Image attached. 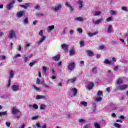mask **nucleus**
Masks as SVG:
<instances>
[{
  "label": "nucleus",
  "instance_id": "nucleus-1",
  "mask_svg": "<svg viewBox=\"0 0 128 128\" xmlns=\"http://www.w3.org/2000/svg\"><path fill=\"white\" fill-rule=\"evenodd\" d=\"M11 114L14 116V118L19 120L20 118V111L16 106H14L11 108Z\"/></svg>",
  "mask_w": 128,
  "mask_h": 128
},
{
  "label": "nucleus",
  "instance_id": "nucleus-2",
  "mask_svg": "<svg viewBox=\"0 0 128 128\" xmlns=\"http://www.w3.org/2000/svg\"><path fill=\"white\" fill-rule=\"evenodd\" d=\"M39 36H41V38L39 40H38L36 42V44H42V43L44 42V40H46V36H44V32L42 30H40L39 32Z\"/></svg>",
  "mask_w": 128,
  "mask_h": 128
},
{
  "label": "nucleus",
  "instance_id": "nucleus-3",
  "mask_svg": "<svg viewBox=\"0 0 128 128\" xmlns=\"http://www.w3.org/2000/svg\"><path fill=\"white\" fill-rule=\"evenodd\" d=\"M62 8V6L60 4H58L56 7H51L50 10L52 12H58Z\"/></svg>",
  "mask_w": 128,
  "mask_h": 128
},
{
  "label": "nucleus",
  "instance_id": "nucleus-4",
  "mask_svg": "<svg viewBox=\"0 0 128 128\" xmlns=\"http://www.w3.org/2000/svg\"><path fill=\"white\" fill-rule=\"evenodd\" d=\"M11 90L13 92H18V90H20V86L18 84H13L11 86Z\"/></svg>",
  "mask_w": 128,
  "mask_h": 128
},
{
  "label": "nucleus",
  "instance_id": "nucleus-5",
  "mask_svg": "<svg viewBox=\"0 0 128 128\" xmlns=\"http://www.w3.org/2000/svg\"><path fill=\"white\" fill-rule=\"evenodd\" d=\"M124 84V80L122 78H118L116 80V86L117 88L119 87Z\"/></svg>",
  "mask_w": 128,
  "mask_h": 128
},
{
  "label": "nucleus",
  "instance_id": "nucleus-6",
  "mask_svg": "<svg viewBox=\"0 0 128 128\" xmlns=\"http://www.w3.org/2000/svg\"><path fill=\"white\" fill-rule=\"evenodd\" d=\"M8 37L9 38H16V31L12 30L9 32Z\"/></svg>",
  "mask_w": 128,
  "mask_h": 128
},
{
  "label": "nucleus",
  "instance_id": "nucleus-7",
  "mask_svg": "<svg viewBox=\"0 0 128 128\" xmlns=\"http://www.w3.org/2000/svg\"><path fill=\"white\" fill-rule=\"evenodd\" d=\"M76 68V64L74 62H72L69 64H68V70H74Z\"/></svg>",
  "mask_w": 128,
  "mask_h": 128
},
{
  "label": "nucleus",
  "instance_id": "nucleus-8",
  "mask_svg": "<svg viewBox=\"0 0 128 128\" xmlns=\"http://www.w3.org/2000/svg\"><path fill=\"white\" fill-rule=\"evenodd\" d=\"M36 100H46V97L44 96L36 95Z\"/></svg>",
  "mask_w": 128,
  "mask_h": 128
},
{
  "label": "nucleus",
  "instance_id": "nucleus-9",
  "mask_svg": "<svg viewBox=\"0 0 128 128\" xmlns=\"http://www.w3.org/2000/svg\"><path fill=\"white\" fill-rule=\"evenodd\" d=\"M77 4H78L79 8L82 10L84 8V2L82 0H78L77 2Z\"/></svg>",
  "mask_w": 128,
  "mask_h": 128
},
{
  "label": "nucleus",
  "instance_id": "nucleus-10",
  "mask_svg": "<svg viewBox=\"0 0 128 128\" xmlns=\"http://www.w3.org/2000/svg\"><path fill=\"white\" fill-rule=\"evenodd\" d=\"M78 78L76 77L70 78L66 81L67 84L74 83V82H76Z\"/></svg>",
  "mask_w": 128,
  "mask_h": 128
},
{
  "label": "nucleus",
  "instance_id": "nucleus-11",
  "mask_svg": "<svg viewBox=\"0 0 128 128\" xmlns=\"http://www.w3.org/2000/svg\"><path fill=\"white\" fill-rule=\"evenodd\" d=\"M118 88V90H126V88H128V85L122 84V85H120V86H119Z\"/></svg>",
  "mask_w": 128,
  "mask_h": 128
},
{
  "label": "nucleus",
  "instance_id": "nucleus-12",
  "mask_svg": "<svg viewBox=\"0 0 128 128\" xmlns=\"http://www.w3.org/2000/svg\"><path fill=\"white\" fill-rule=\"evenodd\" d=\"M24 11H20L16 13V18H20L24 16Z\"/></svg>",
  "mask_w": 128,
  "mask_h": 128
},
{
  "label": "nucleus",
  "instance_id": "nucleus-13",
  "mask_svg": "<svg viewBox=\"0 0 128 128\" xmlns=\"http://www.w3.org/2000/svg\"><path fill=\"white\" fill-rule=\"evenodd\" d=\"M94 88V82H89L87 85L86 88L87 90H92Z\"/></svg>",
  "mask_w": 128,
  "mask_h": 128
},
{
  "label": "nucleus",
  "instance_id": "nucleus-14",
  "mask_svg": "<svg viewBox=\"0 0 128 128\" xmlns=\"http://www.w3.org/2000/svg\"><path fill=\"white\" fill-rule=\"evenodd\" d=\"M14 74H16V72L14 71V70H10V72L9 78L12 80V78H14Z\"/></svg>",
  "mask_w": 128,
  "mask_h": 128
},
{
  "label": "nucleus",
  "instance_id": "nucleus-15",
  "mask_svg": "<svg viewBox=\"0 0 128 128\" xmlns=\"http://www.w3.org/2000/svg\"><path fill=\"white\" fill-rule=\"evenodd\" d=\"M65 6L70 8V12H72V10H74V8L72 7L70 2H66L65 4Z\"/></svg>",
  "mask_w": 128,
  "mask_h": 128
},
{
  "label": "nucleus",
  "instance_id": "nucleus-16",
  "mask_svg": "<svg viewBox=\"0 0 128 128\" xmlns=\"http://www.w3.org/2000/svg\"><path fill=\"white\" fill-rule=\"evenodd\" d=\"M68 46L67 44H64L62 45V48H63V50H64L65 52H66V50H68Z\"/></svg>",
  "mask_w": 128,
  "mask_h": 128
},
{
  "label": "nucleus",
  "instance_id": "nucleus-17",
  "mask_svg": "<svg viewBox=\"0 0 128 128\" xmlns=\"http://www.w3.org/2000/svg\"><path fill=\"white\" fill-rule=\"evenodd\" d=\"M102 22V19H99L96 21H94V20H92L93 24H100Z\"/></svg>",
  "mask_w": 128,
  "mask_h": 128
},
{
  "label": "nucleus",
  "instance_id": "nucleus-18",
  "mask_svg": "<svg viewBox=\"0 0 128 128\" xmlns=\"http://www.w3.org/2000/svg\"><path fill=\"white\" fill-rule=\"evenodd\" d=\"M28 108H35V110H38V106L36 104H34L33 105L30 104L29 105Z\"/></svg>",
  "mask_w": 128,
  "mask_h": 128
},
{
  "label": "nucleus",
  "instance_id": "nucleus-19",
  "mask_svg": "<svg viewBox=\"0 0 128 128\" xmlns=\"http://www.w3.org/2000/svg\"><path fill=\"white\" fill-rule=\"evenodd\" d=\"M54 26H48L47 28H46V30L47 32H52V30H54Z\"/></svg>",
  "mask_w": 128,
  "mask_h": 128
},
{
  "label": "nucleus",
  "instance_id": "nucleus-20",
  "mask_svg": "<svg viewBox=\"0 0 128 128\" xmlns=\"http://www.w3.org/2000/svg\"><path fill=\"white\" fill-rule=\"evenodd\" d=\"M86 52L89 56H94V52L90 50H86Z\"/></svg>",
  "mask_w": 128,
  "mask_h": 128
},
{
  "label": "nucleus",
  "instance_id": "nucleus-21",
  "mask_svg": "<svg viewBox=\"0 0 128 128\" xmlns=\"http://www.w3.org/2000/svg\"><path fill=\"white\" fill-rule=\"evenodd\" d=\"M100 14H102V12L100 11H95L93 13V16H100Z\"/></svg>",
  "mask_w": 128,
  "mask_h": 128
},
{
  "label": "nucleus",
  "instance_id": "nucleus-22",
  "mask_svg": "<svg viewBox=\"0 0 128 128\" xmlns=\"http://www.w3.org/2000/svg\"><path fill=\"white\" fill-rule=\"evenodd\" d=\"M112 26L111 24H109L108 30H107V32L108 34H112Z\"/></svg>",
  "mask_w": 128,
  "mask_h": 128
},
{
  "label": "nucleus",
  "instance_id": "nucleus-23",
  "mask_svg": "<svg viewBox=\"0 0 128 128\" xmlns=\"http://www.w3.org/2000/svg\"><path fill=\"white\" fill-rule=\"evenodd\" d=\"M74 20H76L77 22H84V18H82V17H77L74 18Z\"/></svg>",
  "mask_w": 128,
  "mask_h": 128
},
{
  "label": "nucleus",
  "instance_id": "nucleus-24",
  "mask_svg": "<svg viewBox=\"0 0 128 128\" xmlns=\"http://www.w3.org/2000/svg\"><path fill=\"white\" fill-rule=\"evenodd\" d=\"M104 64H109L110 66L112 64V62L108 59H104Z\"/></svg>",
  "mask_w": 128,
  "mask_h": 128
},
{
  "label": "nucleus",
  "instance_id": "nucleus-25",
  "mask_svg": "<svg viewBox=\"0 0 128 128\" xmlns=\"http://www.w3.org/2000/svg\"><path fill=\"white\" fill-rule=\"evenodd\" d=\"M14 6V2L8 4L7 8L8 10H12Z\"/></svg>",
  "mask_w": 128,
  "mask_h": 128
},
{
  "label": "nucleus",
  "instance_id": "nucleus-26",
  "mask_svg": "<svg viewBox=\"0 0 128 128\" xmlns=\"http://www.w3.org/2000/svg\"><path fill=\"white\" fill-rule=\"evenodd\" d=\"M23 60L24 62H28V56L26 55H24L23 56Z\"/></svg>",
  "mask_w": 128,
  "mask_h": 128
},
{
  "label": "nucleus",
  "instance_id": "nucleus-27",
  "mask_svg": "<svg viewBox=\"0 0 128 128\" xmlns=\"http://www.w3.org/2000/svg\"><path fill=\"white\" fill-rule=\"evenodd\" d=\"M71 92H73L74 96H76L77 91H76V88H71Z\"/></svg>",
  "mask_w": 128,
  "mask_h": 128
},
{
  "label": "nucleus",
  "instance_id": "nucleus-28",
  "mask_svg": "<svg viewBox=\"0 0 128 128\" xmlns=\"http://www.w3.org/2000/svg\"><path fill=\"white\" fill-rule=\"evenodd\" d=\"M60 54H58L56 56H54L53 58V59L54 60H55V62H58L60 60Z\"/></svg>",
  "mask_w": 128,
  "mask_h": 128
},
{
  "label": "nucleus",
  "instance_id": "nucleus-29",
  "mask_svg": "<svg viewBox=\"0 0 128 128\" xmlns=\"http://www.w3.org/2000/svg\"><path fill=\"white\" fill-rule=\"evenodd\" d=\"M96 34H98V32H95L94 33H88V36H90V38L94 36H96Z\"/></svg>",
  "mask_w": 128,
  "mask_h": 128
},
{
  "label": "nucleus",
  "instance_id": "nucleus-30",
  "mask_svg": "<svg viewBox=\"0 0 128 128\" xmlns=\"http://www.w3.org/2000/svg\"><path fill=\"white\" fill-rule=\"evenodd\" d=\"M20 6L21 8H23L26 9L30 6V4H26L25 5H20Z\"/></svg>",
  "mask_w": 128,
  "mask_h": 128
},
{
  "label": "nucleus",
  "instance_id": "nucleus-31",
  "mask_svg": "<svg viewBox=\"0 0 128 128\" xmlns=\"http://www.w3.org/2000/svg\"><path fill=\"white\" fill-rule=\"evenodd\" d=\"M70 56H74L76 52H74V50L72 49L70 50Z\"/></svg>",
  "mask_w": 128,
  "mask_h": 128
},
{
  "label": "nucleus",
  "instance_id": "nucleus-32",
  "mask_svg": "<svg viewBox=\"0 0 128 128\" xmlns=\"http://www.w3.org/2000/svg\"><path fill=\"white\" fill-rule=\"evenodd\" d=\"M81 106H88V102H86L83 101L80 103Z\"/></svg>",
  "mask_w": 128,
  "mask_h": 128
},
{
  "label": "nucleus",
  "instance_id": "nucleus-33",
  "mask_svg": "<svg viewBox=\"0 0 128 128\" xmlns=\"http://www.w3.org/2000/svg\"><path fill=\"white\" fill-rule=\"evenodd\" d=\"M32 88L34 90H36V92H40V88L36 87L35 85H32Z\"/></svg>",
  "mask_w": 128,
  "mask_h": 128
},
{
  "label": "nucleus",
  "instance_id": "nucleus-34",
  "mask_svg": "<svg viewBox=\"0 0 128 128\" xmlns=\"http://www.w3.org/2000/svg\"><path fill=\"white\" fill-rule=\"evenodd\" d=\"M46 104H42L40 106V110H46Z\"/></svg>",
  "mask_w": 128,
  "mask_h": 128
},
{
  "label": "nucleus",
  "instance_id": "nucleus-35",
  "mask_svg": "<svg viewBox=\"0 0 128 128\" xmlns=\"http://www.w3.org/2000/svg\"><path fill=\"white\" fill-rule=\"evenodd\" d=\"M36 64V61H33L30 63L29 66L32 67V66H34V64Z\"/></svg>",
  "mask_w": 128,
  "mask_h": 128
},
{
  "label": "nucleus",
  "instance_id": "nucleus-36",
  "mask_svg": "<svg viewBox=\"0 0 128 128\" xmlns=\"http://www.w3.org/2000/svg\"><path fill=\"white\" fill-rule=\"evenodd\" d=\"M114 126H115V128H122L120 124L118 123H114Z\"/></svg>",
  "mask_w": 128,
  "mask_h": 128
},
{
  "label": "nucleus",
  "instance_id": "nucleus-37",
  "mask_svg": "<svg viewBox=\"0 0 128 128\" xmlns=\"http://www.w3.org/2000/svg\"><path fill=\"white\" fill-rule=\"evenodd\" d=\"M23 22L24 24H28V18H25Z\"/></svg>",
  "mask_w": 128,
  "mask_h": 128
},
{
  "label": "nucleus",
  "instance_id": "nucleus-38",
  "mask_svg": "<svg viewBox=\"0 0 128 128\" xmlns=\"http://www.w3.org/2000/svg\"><path fill=\"white\" fill-rule=\"evenodd\" d=\"M112 16H110V17H108V18L106 19V21L108 22H112Z\"/></svg>",
  "mask_w": 128,
  "mask_h": 128
},
{
  "label": "nucleus",
  "instance_id": "nucleus-39",
  "mask_svg": "<svg viewBox=\"0 0 128 128\" xmlns=\"http://www.w3.org/2000/svg\"><path fill=\"white\" fill-rule=\"evenodd\" d=\"M12 82V79L8 78L7 86L8 88L10 86V83Z\"/></svg>",
  "mask_w": 128,
  "mask_h": 128
},
{
  "label": "nucleus",
  "instance_id": "nucleus-40",
  "mask_svg": "<svg viewBox=\"0 0 128 128\" xmlns=\"http://www.w3.org/2000/svg\"><path fill=\"white\" fill-rule=\"evenodd\" d=\"M38 116H32V120H38Z\"/></svg>",
  "mask_w": 128,
  "mask_h": 128
},
{
  "label": "nucleus",
  "instance_id": "nucleus-41",
  "mask_svg": "<svg viewBox=\"0 0 128 128\" xmlns=\"http://www.w3.org/2000/svg\"><path fill=\"white\" fill-rule=\"evenodd\" d=\"M102 100V97H98L96 98V102H101Z\"/></svg>",
  "mask_w": 128,
  "mask_h": 128
},
{
  "label": "nucleus",
  "instance_id": "nucleus-42",
  "mask_svg": "<svg viewBox=\"0 0 128 128\" xmlns=\"http://www.w3.org/2000/svg\"><path fill=\"white\" fill-rule=\"evenodd\" d=\"M43 84L45 88H47L48 90H50V86L44 84V83H42Z\"/></svg>",
  "mask_w": 128,
  "mask_h": 128
},
{
  "label": "nucleus",
  "instance_id": "nucleus-43",
  "mask_svg": "<svg viewBox=\"0 0 128 128\" xmlns=\"http://www.w3.org/2000/svg\"><path fill=\"white\" fill-rule=\"evenodd\" d=\"M83 128H92L90 124H86L83 126Z\"/></svg>",
  "mask_w": 128,
  "mask_h": 128
},
{
  "label": "nucleus",
  "instance_id": "nucleus-44",
  "mask_svg": "<svg viewBox=\"0 0 128 128\" xmlns=\"http://www.w3.org/2000/svg\"><path fill=\"white\" fill-rule=\"evenodd\" d=\"M80 48H82L83 46H84V42L83 40L80 42Z\"/></svg>",
  "mask_w": 128,
  "mask_h": 128
},
{
  "label": "nucleus",
  "instance_id": "nucleus-45",
  "mask_svg": "<svg viewBox=\"0 0 128 128\" xmlns=\"http://www.w3.org/2000/svg\"><path fill=\"white\" fill-rule=\"evenodd\" d=\"M94 126L96 128H100V126L99 124L94 123Z\"/></svg>",
  "mask_w": 128,
  "mask_h": 128
},
{
  "label": "nucleus",
  "instance_id": "nucleus-46",
  "mask_svg": "<svg viewBox=\"0 0 128 128\" xmlns=\"http://www.w3.org/2000/svg\"><path fill=\"white\" fill-rule=\"evenodd\" d=\"M122 10H124V12H128V8H126V6L122 7Z\"/></svg>",
  "mask_w": 128,
  "mask_h": 128
},
{
  "label": "nucleus",
  "instance_id": "nucleus-47",
  "mask_svg": "<svg viewBox=\"0 0 128 128\" xmlns=\"http://www.w3.org/2000/svg\"><path fill=\"white\" fill-rule=\"evenodd\" d=\"M77 32H80V34H82V29L80 28H78L76 29Z\"/></svg>",
  "mask_w": 128,
  "mask_h": 128
},
{
  "label": "nucleus",
  "instance_id": "nucleus-48",
  "mask_svg": "<svg viewBox=\"0 0 128 128\" xmlns=\"http://www.w3.org/2000/svg\"><path fill=\"white\" fill-rule=\"evenodd\" d=\"M78 122H86V120L84 119L80 118L78 120Z\"/></svg>",
  "mask_w": 128,
  "mask_h": 128
},
{
  "label": "nucleus",
  "instance_id": "nucleus-49",
  "mask_svg": "<svg viewBox=\"0 0 128 128\" xmlns=\"http://www.w3.org/2000/svg\"><path fill=\"white\" fill-rule=\"evenodd\" d=\"M104 45H100L98 47V50H104Z\"/></svg>",
  "mask_w": 128,
  "mask_h": 128
},
{
  "label": "nucleus",
  "instance_id": "nucleus-50",
  "mask_svg": "<svg viewBox=\"0 0 128 128\" xmlns=\"http://www.w3.org/2000/svg\"><path fill=\"white\" fill-rule=\"evenodd\" d=\"M30 46V43L26 44L24 47L25 50H28V46Z\"/></svg>",
  "mask_w": 128,
  "mask_h": 128
},
{
  "label": "nucleus",
  "instance_id": "nucleus-51",
  "mask_svg": "<svg viewBox=\"0 0 128 128\" xmlns=\"http://www.w3.org/2000/svg\"><path fill=\"white\" fill-rule=\"evenodd\" d=\"M6 125L8 127L10 128V122H6Z\"/></svg>",
  "mask_w": 128,
  "mask_h": 128
},
{
  "label": "nucleus",
  "instance_id": "nucleus-52",
  "mask_svg": "<svg viewBox=\"0 0 128 128\" xmlns=\"http://www.w3.org/2000/svg\"><path fill=\"white\" fill-rule=\"evenodd\" d=\"M17 50L18 52H20V50H22V46H20V45H18L17 48Z\"/></svg>",
  "mask_w": 128,
  "mask_h": 128
},
{
  "label": "nucleus",
  "instance_id": "nucleus-53",
  "mask_svg": "<svg viewBox=\"0 0 128 128\" xmlns=\"http://www.w3.org/2000/svg\"><path fill=\"white\" fill-rule=\"evenodd\" d=\"M34 8L35 10H40V5H36L35 6Z\"/></svg>",
  "mask_w": 128,
  "mask_h": 128
},
{
  "label": "nucleus",
  "instance_id": "nucleus-54",
  "mask_svg": "<svg viewBox=\"0 0 128 128\" xmlns=\"http://www.w3.org/2000/svg\"><path fill=\"white\" fill-rule=\"evenodd\" d=\"M98 96H102V92L99 90L98 92Z\"/></svg>",
  "mask_w": 128,
  "mask_h": 128
},
{
  "label": "nucleus",
  "instance_id": "nucleus-55",
  "mask_svg": "<svg viewBox=\"0 0 128 128\" xmlns=\"http://www.w3.org/2000/svg\"><path fill=\"white\" fill-rule=\"evenodd\" d=\"M40 80L38 78L36 79V84H40Z\"/></svg>",
  "mask_w": 128,
  "mask_h": 128
},
{
  "label": "nucleus",
  "instance_id": "nucleus-56",
  "mask_svg": "<svg viewBox=\"0 0 128 128\" xmlns=\"http://www.w3.org/2000/svg\"><path fill=\"white\" fill-rule=\"evenodd\" d=\"M20 56H22L20 55V54H16V55H15V56H14V58H20Z\"/></svg>",
  "mask_w": 128,
  "mask_h": 128
},
{
  "label": "nucleus",
  "instance_id": "nucleus-57",
  "mask_svg": "<svg viewBox=\"0 0 128 128\" xmlns=\"http://www.w3.org/2000/svg\"><path fill=\"white\" fill-rule=\"evenodd\" d=\"M40 128H46V124H43L42 126H40Z\"/></svg>",
  "mask_w": 128,
  "mask_h": 128
},
{
  "label": "nucleus",
  "instance_id": "nucleus-58",
  "mask_svg": "<svg viewBox=\"0 0 128 128\" xmlns=\"http://www.w3.org/2000/svg\"><path fill=\"white\" fill-rule=\"evenodd\" d=\"M6 58L5 56H1L0 60H6Z\"/></svg>",
  "mask_w": 128,
  "mask_h": 128
},
{
  "label": "nucleus",
  "instance_id": "nucleus-59",
  "mask_svg": "<svg viewBox=\"0 0 128 128\" xmlns=\"http://www.w3.org/2000/svg\"><path fill=\"white\" fill-rule=\"evenodd\" d=\"M66 30H68V28L66 27L64 28L63 33L66 34Z\"/></svg>",
  "mask_w": 128,
  "mask_h": 128
},
{
  "label": "nucleus",
  "instance_id": "nucleus-60",
  "mask_svg": "<svg viewBox=\"0 0 128 128\" xmlns=\"http://www.w3.org/2000/svg\"><path fill=\"white\" fill-rule=\"evenodd\" d=\"M6 111L1 112L2 116H6Z\"/></svg>",
  "mask_w": 128,
  "mask_h": 128
},
{
  "label": "nucleus",
  "instance_id": "nucleus-61",
  "mask_svg": "<svg viewBox=\"0 0 128 128\" xmlns=\"http://www.w3.org/2000/svg\"><path fill=\"white\" fill-rule=\"evenodd\" d=\"M36 126H37V128H40V122H38L36 124Z\"/></svg>",
  "mask_w": 128,
  "mask_h": 128
},
{
  "label": "nucleus",
  "instance_id": "nucleus-62",
  "mask_svg": "<svg viewBox=\"0 0 128 128\" xmlns=\"http://www.w3.org/2000/svg\"><path fill=\"white\" fill-rule=\"evenodd\" d=\"M119 118H120V120H124V116H119Z\"/></svg>",
  "mask_w": 128,
  "mask_h": 128
},
{
  "label": "nucleus",
  "instance_id": "nucleus-63",
  "mask_svg": "<svg viewBox=\"0 0 128 128\" xmlns=\"http://www.w3.org/2000/svg\"><path fill=\"white\" fill-rule=\"evenodd\" d=\"M114 70L116 71L118 70V66H115L114 68Z\"/></svg>",
  "mask_w": 128,
  "mask_h": 128
},
{
  "label": "nucleus",
  "instance_id": "nucleus-64",
  "mask_svg": "<svg viewBox=\"0 0 128 128\" xmlns=\"http://www.w3.org/2000/svg\"><path fill=\"white\" fill-rule=\"evenodd\" d=\"M4 32H0V38H2V36H4Z\"/></svg>",
  "mask_w": 128,
  "mask_h": 128
}]
</instances>
